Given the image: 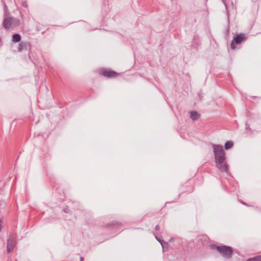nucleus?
Returning a JSON list of instances; mask_svg holds the SVG:
<instances>
[{
  "instance_id": "5701e85b",
  "label": "nucleus",
  "mask_w": 261,
  "mask_h": 261,
  "mask_svg": "<svg viewBox=\"0 0 261 261\" xmlns=\"http://www.w3.org/2000/svg\"><path fill=\"white\" fill-rule=\"evenodd\" d=\"M64 211H65V212H66V211H67V209H65Z\"/></svg>"
},
{
  "instance_id": "6ab92c4d",
  "label": "nucleus",
  "mask_w": 261,
  "mask_h": 261,
  "mask_svg": "<svg viewBox=\"0 0 261 261\" xmlns=\"http://www.w3.org/2000/svg\"><path fill=\"white\" fill-rule=\"evenodd\" d=\"M159 228H160L159 225H157L155 226V229L156 230H158L159 229Z\"/></svg>"
},
{
  "instance_id": "f8f14e48",
  "label": "nucleus",
  "mask_w": 261,
  "mask_h": 261,
  "mask_svg": "<svg viewBox=\"0 0 261 261\" xmlns=\"http://www.w3.org/2000/svg\"><path fill=\"white\" fill-rule=\"evenodd\" d=\"M27 47V43L24 42H21L19 44L18 49L19 51H21L23 48Z\"/></svg>"
},
{
  "instance_id": "f3484780",
  "label": "nucleus",
  "mask_w": 261,
  "mask_h": 261,
  "mask_svg": "<svg viewBox=\"0 0 261 261\" xmlns=\"http://www.w3.org/2000/svg\"><path fill=\"white\" fill-rule=\"evenodd\" d=\"M155 239L161 243V241H163V240H161L159 238H158L156 236H155Z\"/></svg>"
},
{
  "instance_id": "9b49d317",
  "label": "nucleus",
  "mask_w": 261,
  "mask_h": 261,
  "mask_svg": "<svg viewBox=\"0 0 261 261\" xmlns=\"http://www.w3.org/2000/svg\"><path fill=\"white\" fill-rule=\"evenodd\" d=\"M161 245L162 247V248H163V250L164 251H165L166 249H167L168 248V244L167 243L165 242L164 240L163 241H161Z\"/></svg>"
},
{
  "instance_id": "dca6fc26",
  "label": "nucleus",
  "mask_w": 261,
  "mask_h": 261,
  "mask_svg": "<svg viewBox=\"0 0 261 261\" xmlns=\"http://www.w3.org/2000/svg\"><path fill=\"white\" fill-rule=\"evenodd\" d=\"M223 3H224V4L225 5L226 10H227V4L225 3V0H223Z\"/></svg>"
},
{
  "instance_id": "f257e3e1",
  "label": "nucleus",
  "mask_w": 261,
  "mask_h": 261,
  "mask_svg": "<svg viewBox=\"0 0 261 261\" xmlns=\"http://www.w3.org/2000/svg\"><path fill=\"white\" fill-rule=\"evenodd\" d=\"M212 147L214 152L215 161L220 163L222 160H225V153L223 146L220 145L213 144Z\"/></svg>"
},
{
  "instance_id": "aec40b11",
  "label": "nucleus",
  "mask_w": 261,
  "mask_h": 261,
  "mask_svg": "<svg viewBox=\"0 0 261 261\" xmlns=\"http://www.w3.org/2000/svg\"><path fill=\"white\" fill-rule=\"evenodd\" d=\"M5 8L6 11L8 10L6 4L5 5Z\"/></svg>"
},
{
  "instance_id": "7ed1b4c3",
  "label": "nucleus",
  "mask_w": 261,
  "mask_h": 261,
  "mask_svg": "<svg viewBox=\"0 0 261 261\" xmlns=\"http://www.w3.org/2000/svg\"><path fill=\"white\" fill-rule=\"evenodd\" d=\"M219 252L225 258H229L232 254V249L230 247L221 246Z\"/></svg>"
},
{
  "instance_id": "6e6552de",
  "label": "nucleus",
  "mask_w": 261,
  "mask_h": 261,
  "mask_svg": "<svg viewBox=\"0 0 261 261\" xmlns=\"http://www.w3.org/2000/svg\"><path fill=\"white\" fill-rule=\"evenodd\" d=\"M200 114L196 111L190 112V117L193 120H196L200 117Z\"/></svg>"
},
{
  "instance_id": "412c9836",
  "label": "nucleus",
  "mask_w": 261,
  "mask_h": 261,
  "mask_svg": "<svg viewBox=\"0 0 261 261\" xmlns=\"http://www.w3.org/2000/svg\"><path fill=\"white\" fill-rule=\"evenodd\" d=\"M83 260H84V257H81L80 258V261H83Z\"/></svg>"
},
{
  "instance_id": "0eeeda50",
  "label": "nucleus",
  "mask_w": 261,
  "mask_h": 261,
  "mask_svg": "<svg viewBox=\"0 0 261 261\" xmlns=\"http://www.w3.org/2000/svg\"><path fill=\"white\" fill-rule=\"evenodd\" d=\"M102 74L103 76L108 77H116L118 75V73L113 71L104 70L102 72Z\"/></svg>"
},
{
  "instance_id": "b1692460",
  "label": "nucleus",
  "mask_w": 261,
  "mask_h": 261,
  "mask_svg": "<svg viewBox=\"0 0 261 261\" xmlns=\"http://www.w3.org/2000/svg\"><path fill=\"white\" fill-rule=\"evenodd\" d=\"M22 5H23V6H25V7L26 6L25 5V4H23Z\"/></svg>"
},
{
  "instance_id": "39448f33",
  "label": "nucleus",
  "mask_w": 261,
  "mask_h": 261,
  "mask_svg": "<svg viewBox=\"0 0 261 261\" xmlns=\"http://www.w3.org/2000/svg\"><path fill=\"white\" fill-rule=\"evenodd\" d=\"M245 39V35L243 34L234 36L232 41H231L230 47L231 49H234L236 46L234 43L239 44Z\"/></svg>"
},
{
  "instance_id": "20e7f679",
  "label": "nucleus",
  "mask_w": 261,
  "mask_h": 261,
  "mask_svg": "<svg viewBox=\"0 0 261 261\" xmlns=\"http://www.w3.org/2000/svg\"><path fill=\"white\" fill-rule=\"evenodd\" d=\"M16 237L15 234H11L9 236L7 240V251L11 252L14 248L16 245Z\"/></svg>"
},
{
  "instance_id": "1a4fd4ad",
  "label": "nucleus",
  "mask_w": 261,
  "mask_h": 261,
  "mask_svg": "<svg viewBox=\"0 0 261 261\" xmlns=\"http://www.w3.org/2000/svg\"><path fill=\"white\" fill-rule=\"evenodd\" d=\"M21 40V37L19 34H14L12 36V41L13 42H19Z\"/></svg>"
},
{
  "instance_id": "9d476101",
  "label": "nucleus",
  "mask_w": 261,
  "mask_h": 261,
  "mask_svg": "<svg viewBox=\"0 0 261 261\" xmlns=\"http://www.w3.org/2000/svg\"><path fill=\"white\" fill-rule=\"evenodd\" d=\"M233 145V143L231 141H228L225 143L224 147L226 150L231 148Z\"/></svg>"
},
{
  "instance_id": "4be33fe9",
  "label": "nucleus",
  "mask_w": 261,
  "mask_h": 261,
  "mask_svg": "<svg viewBox=\"0 0 261 261\" xmlns=\"http://www.w3.org/2000/svg\"><path fill=\"white\" fill-rule=\"evenodd\" d=\"M64 211H65V212H66V211H67V209H65Z\"/></svg>"
},
{
  "instance_id": "f03ea898",
  "label": "nucleus",
  "mask_w": 261,
  "mask_h": 261,
  "mask_svg": "<svg viewBox=\"0 0 261 261\" xmlns=\"http://www.w3.org/2000/svg\"><path fill=\"white\" fill-rule=\"evenodd\" d=\"M20 20L13 17H7L4 19L3 23L4 28L7 30L10 28L14 29L20 25Z\"/></svg>"
},
{
  "instance_id": "ddd939ff",
  "label": "nucleus",
  "mask_w": 261,
  "mask_h": 261,
  "mask_svg": "<svg viewBox=\"0 0 261 261\" xmlns=\"http://www.w3.org/2000/svg\"><path fill=\"white\" fill-rule=\"evenodd\" d=\"M210 248L212 249H216L217 250L218 252L219 251V248H221V246H217L215 244H211L210 246Z\"/></svg>"
},
{
  "instance_id": "a211bd4d",
  "label": "nucleus",
  "mask_w": 261,
  "mask_h": 261,
  "mask_svg": "<svg viewBox=\"0 0 261 261\" xmlns=\"http://www.w3.org/2000/svg\"><path fill=\"white\" fill-rule=\"evenodd\" d=\"M2 221L1 220H0V231L2 230Z\"/></svg>"
},
{
  "instance_id": "4468645a",
  "label": "nucleus",
  "mask_w": 261,
  "mask_h": 261,
  "mask_svg": "<svg viewBox=\"0 0 261 261\" xmlns=\"http://www.w3.org/2000/svg\"><path fill=\"white\" fill-rule=\"evenodd\" d=\"M119 225V224L118 222H114L112 224H110L109 225V227H112V228H114Z\"/></svg>"
},
{
  "instance_id": "423d86ee",
  "label": "nucleus",
  "mask_w": 261,
  "mask_h": 261,
  "mask_svg": "<svg viewBox=\"0 0 261 261\" xmlns=\"http://www.w3.org/2000/svg\"><path fill=\"white\" fill-rule=\"evenodd\" d=\"M216 161V164L217 167L219 170L223 172H227L228 171L227 165L225 162V160H222L220 163H218L217 161Z\"/></svg>"
},
{
  "instance_id": "2eb2a0df",
  "label": "nucleus",
  "mask_w": 261,
  "mask_h": 261,
  "mask_svg": "<svg viewBox=\"0 0 261 261\" xmlns=\"http://www.w3.org/2000/svg\"><path fill=\"white\" fill-rule=\"evenodd\" d=\"M247 261H261V256H257L249 259Z\"/></svg>"
}]
</instances>
